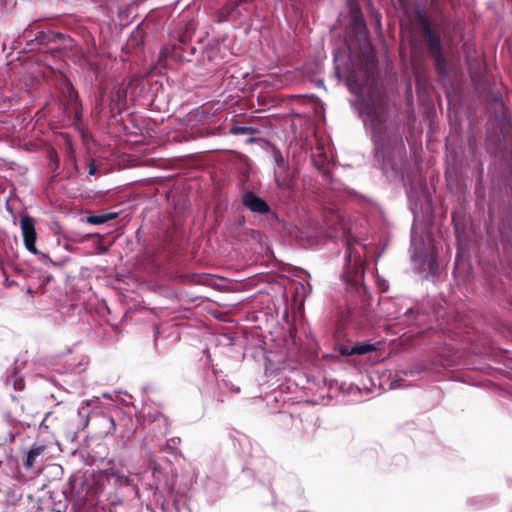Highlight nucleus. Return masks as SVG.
<instances>
[{
	"mask_svg": "<svg viewBox=\"0 0 512 512\" xmlns=\"http://www.w3.org/2000/svg\"><path fill=\"white\" fill-rule=\"evenodd\" d=\"M117 217V213H104L101 215H91L87 217V222L92 225H101Z\"/></svg>",
	"mask_w": 512,
	"mask_h": 512,
	"instance_id": "1a4fd4ad",
	"label": "nucleus"
},
{
	"mask_svg": "<svg viewBox=\"0 0 512 512\" xmlns=\"http://www.w3.org/2000/svg\"><path fill=\"white\" fill-rule=\"evenodd\" d=\"M111 478L114 480L115 484L119 486L129 485V478L123 474L112 473Z\"/></svg>",
	"mask_w": 512,
	"mask_h": 512,
	"instance_id": "ddd939ff",
	"label": "nucleus"
},
{
	"mask_svg": "<svg viewBox=\"0 0 512 512\" xmlns=\"http://www.w3.org/2000/svg\"><path fill=\"white\" fill-rule=\"evenodd\" d=\"M45 451L46 446L33 445L31 449L28 451L26 459L24 461L25 468L33 472H40L43 463V455Z\"/></svg>",
	"mask_w": 512,
	"mask_h": 512,
	"instance_id": "0eeeda50",
	"label": "nucleus"
},
{
	"mask_svg": "<svg viewBox=\"0 0 512 512\" xmlns=\"http://www.w3.org/2000/svg\"><path fill=\"white\" fill-rule=\"evenodd\" d=\"M275 162H276L275 168H279V165H285L283 157L280 153H275Z\"/></svg>",
	"mask_w": 512,
	"mask_h": 512,
	"instance_id": "4468645a",
	"label": "nucleus"
},
{
	"mask_svg": "<svg viewBox=\"0 0 512 512\" xmlns=\"http://www.w3.org/2000/svg\"><path fill=\"white\" fill-rule=\"evenodd\" d=\"M248 131L247 127H233L232 132L234 134H244Z\"/></svg>",
	"mask_w": 512,
	"mask_h": 512,
	"instance_id": "2eb2a0df",
	"label": "nucleus"
},
{
	"mask_svg": "<svg viewBox=\"0 0 512 512\" xmlns=\"http://www.w3.org/2000/svg\"><path fill=\"white\" fill-rule=\"evenodd\" d=\"M423 34L428 42L429 52L434 59L437 71L446 74V61L442 54L440 37L430 27L427 21L422 23Z\"/></svg>",
	"mask_w": 512,
	"mask_h": 512,
	"instance_id": "7ed1b4c3",
	"label": "nucleus"
},
{
	"mask_svg": "<svg viewBox=\"0 0 512 512\" xmlns=\"http://www.w3.org/2000/svg\"><path fill=\"white\" fill-rule=\"evenodd\" d=\"M346 260L348 268L345 271V279L352 285L358 284L363 277V263L359 256L354 253L353 247L349 244L347 247Z\"/></svg>",
	"mask_w": 512,
	"mask_h": 512,
	"instance_id": "20e7f679",
	"label": "nucleus"
},
{
	"mask_svg": "<svg viewBox=\"0 0 512 512\" xmlns=\"http://www.w3.org/2000/svg\"><path fill=\"white\" fill-rule=\"evenodd\" d=\"M20 227L25 248L32 254H38V250L36 248L37 234L33 219L29 215L23 216L20 220Z\"/></svg>",
	"mask_w": 512,
	"mask_h": 512,
	"instance_id": "423d86ee",
	"label": "nucleus"
},
{
	"mask_svg": "<svg viewBox=\"0 0 512 512\" xmlns=\"http://www.w3.org/2000/svg\"><path fill=\"white\" fill-rule=\"evenodd\" d=\"M375 350L376 347L373 344H360L353 346L350 351V354L364 355Z\"/></svg>",
	"mask_w": 512,
	"mask_h": 512,
	"instance_id": "f8f14e48",
	"label": "nucleus"
},
{
	"mask_svg": "<svg viewBox=\"0 0 512 512\" xmlns=\"http://www.w3.org/2000/svg\"><path fill=\"white\" fill-rule=\"evenodd\" d=\"M98 402H99L98 398L88 400L85 404H83L78 409V416L82 419L84 427H86L88 425V418H89V410H88V408L91 405H94V404H96Z\"/></svg>",
	"mask_w": 512,
	"mask_h": 512,
	"instance_id": "9b49d317",
	"label": "nucleus"
},
{
	"mask_svg": "<svg viewBox=\"0 0 512 512\" xmlns=\"http://www.w3.org/2000/svg\"><path fill=\"white\" fill-rule=\"evenodd\" d=\"M409 198H411V195H409ZM410 207L414 214L411 233V259L415 262H419L420 266L427 268L429 272H434L437 268V247L430 230L419 224L420 215L418 206L412 199H410Z\"/></svg>",
	"mask_w": 512,
	"mask_h": 512,
	"instance_id": "f03ea898",
	"label": "nucleus"
},
{
	"mask_svg": "<svg viewBox=\"0 0 512 512\" xmlns=\"http://www.w3.org/2000/svg\"><path fill=\"white\" fill-rule=\"evenodd\" d=\"M96 172V166L94 164L90 165L89 167V174L93 175Z\"/></svg>",
	"mask_w": 512,
	"mask_h": 512,
	"instance_id": "dca6fc26",
	"label": "nucleus"
},
{
	"mask_svg": "<svg viewBox=\"0 0 512 512\" xmlns=\"http://www.w3.org/2000/svg\"><path fill=\"white\" fill-rule=\"evenodd\" d=\"M109 422H110L113 430H115V422H114V419L112 417L109 418Z\"/></svg>",
	"mask_w": 512,
	"mask_h": 512,
	"instance_id": "f3484780",
	"label": "nucleus"
},
{
	"mask_svg": "<svg viewBox=\"0 0 512 512\" xmlns=\"http://www.w3.org/2000/svg\"><path fill=\"white\" fill-rule=\"evenodd\" d=\"M275 182L281 189L291 188V178L285 165H279L274 169Z\"/></svg>",
	"mask_w": 512,
	"mask_h": 512,
	"instance_id": "6e6552de",
	"label": "nucleus"
},
{
	"mask_svg": "<svg viewBox=\"0 0 512 512\" xmlns=\"http://www.w3.org/2000/svg\"><path fill=\"white\" fill-rule=\"evenodd\" d=\"M347 86L349 87V90L356 94L360 95L362 93L363 89V81L358 80L354 74H349L347 77Z\"/></svg>",
	"mask_w": 512,
	"mask_h": 512,
	"instance_id": "9d476101",
	"label": "nucleus"
},
{
	"mask_svg": "<svg viewBox=\"0 0 512 512\" xmlns=\"http://www.w3.org/2000/svg\"><path fill=\"white\" fill-rule=\"evenodd\" d=\"M241 203L247 210L255 214L264 215L270 212V206L268 203L250 190L242 192Z\"/></svg>",
	"mask_w": 512,
	"mask_h": 512,
	"instance_id": "39448f33",
	"label": "nucleus"
},
{
	"mask_svg": "<svg viewBox=\"0 0 512 512\" xmlns=\"http://www.w3.org/2000/svg\"><path fill=\"white\" fill-rule=\"evenodd\" d=\"M55 512H62V511H60V510H57V511H55Z\"/></svg>",
	"mask_w": 512,
	"mask_h": 512,
	"instance_id": "412c9836",
	"label": "nucleus"
},
{
	"mask_svg": "<svg viewBox=\"0 0 512 512\" xmlns=\"http://www.w3.org/2000/svg\"><path fill=\"white\" fill-rule=\"evenodd\" d=\"M89 499H90V492H88L87 495L83 497L84 501H88Z\"/></svg>",
	"mask_w": 512,
	"mask_h": 512,
	"instance_id": "a211bd4d",
	"label": "nucleus"
},
{
	"mask_svg": "<svg viewBox=\"0 0 512 512\" xmlns=\"http://www.w3.org/2000/svg\"><path fill=\"white\" fill-rule=\"evenodd\" d=\"M359 109L364 125L371 133L375 157L384 165L392 150L404 147L400 132L388 122L386 108L381 100L363 101Z\"/></svg>",
	"mask_w": 512,
	"mask_h": 512,
	"instance_id": "f257e3e1",
	"label": "nucleus"
},
{
	"mask_svg": "<svg viewBox=\"0 0 512 512\" xmlns=\"http://www.w3.org/2000/svg\"><path fill=\"white\" fill-rule=\"evenodd\" d=\"M410 313H412V309L411 308H407L405 310V315H409Z\"/></svg>",
	"mask_w": 512,
	"mask_h": 512,
	"instance_id": "6ab92c4d",
	"label": "nucleus"
},
{
	"mask_svg": "<svg viewBox=\"0 0 512 512\" xmlns=\"http://www.w3.org/2000/svg\"><path fill=\"white\" fill-rule=\"evenodd\" d=\"M381 286L383 287V290H386L385 283L381 284Z\"/></svg>",
	"mask_w": 512,
	"mask_h": 512,
	"instance_id": "aec40b11",
	"label": "nucleus"
}]
</instances>
